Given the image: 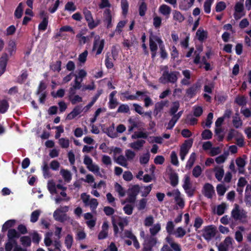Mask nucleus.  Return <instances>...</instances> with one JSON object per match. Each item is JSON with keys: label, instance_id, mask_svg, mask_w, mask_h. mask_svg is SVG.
Returning a JSON list of instances; mask_svg holds the SVG:
<instances>
[{"label": "nucleus", "instance_id": "f257e3e1", "mask_svg": "<svg viewBox=\"0 0 251 251\" xmlns=\"http://www.w3.org/2000/svg\"><path fill=\"white\" fill-rule=\"evenodd\" d=\"M179 75V72L177 71L169 73V71L166 70L163 72L162 75L159 78V81L164 84L168 82L175 83L177 81V75Z\"/></svg>", "mask_w": 251, "mask_h": 251}, {"label": "nucleus", "instance_id": "f03ea898", "mask_svg": "<svg viewBox=\"0 0 251 251\" xmlns=\"http://www.w3.org/2000/svg\"><path fill=\"white\" fill-rule=\"evenodd\" d=\"M231 217L235 221L241 220L247 217V212L243 209H240L238 204H235L231 212Z\"/></svg>", "mask_w": 251, "mask_h": 251}, {"label": "nucleus", "instance_id": "7ed1b4c3", "mask_svg": "<svg viewBox=\"0 0 251 251\" xmlns=\"http://www.w3.org/2000/svg\"><path fill=\"white\" fill-rule=\"evenodd\" d=\"M83 13L84 15L85 19L88 23V27L90 29H93L99 25L100 21H98L97 22H95L91 11L87 8L85 7L83 8Z\"/></svg>", "mask_w": 251, "mask_h": 251}, {"label": "nucleus", "instance_id": "20e7f679", "mask_svg": "<svg viewBox=\"0 0 251 251\" xmlns=\"http://www.w3.org/2000/svg\"><path fill=\"white\" fill-rule=\"evenodd\" d=\"M193 144V140L189 139L185 140L184 143L181 146L180 149L179 155L180 159L182 160L185 159V156L189 151V149L192 147Z\"/></svg>", "mask_w": 251, "mask_h": 251}, {"label": "nucleus", "instance_id": "39448f33", "mask_svg": "<svg viewBox=\"0 0 251 251\" xmlns=\"http://www.w3.org/2000/svg\"><path fill=\"white\" fill-rule=\"evenodd\" d=\"M216 230L212 225L206 226L204 228L202 236L207 241H210L215 235Z\"/></svg>", "mask_w": 251, "mask_h": 251}, {"label": "nucleus", "instance_id": "423d86ee", "mask_svg": "<svg viewBox=\"0 0 251 251\" xmlns=\"http://www.w3.org/2000/svg\"><path fill=\"white\" fill-rule=\"evenodd\" d=\"M155 42H157L159 45L163 43L160 37L156 35H151L149 39V46L151 52H155L157 50L158 47Z\"/></svg>", "mask_w": 251, "mask_h": 251}, {"label": "nucleus", "instance_id": "0eeeda50", "mask_svg": "<svg viewBox=\"0 0 251 251\" xmlns=\"http://www.w3.org/2000/svg\"><path fill=\"white\" fill-rule=\"evenodd\" d=\"M202 192L205 197L212 199L215 194L214 188L211 184L206 183L203 187Z\"/></svg>", "mask_w": 251, "mask_h": 251}, {"label": "nucleus", "instance_id": "6e6552de", "mask_svg": "<svg viewBox=\"0 0 251 251\" xmlns=\"http://www.w3.org/2000/svg\"><path fill=\"white\" fill-rule=\"evenodd\" d=\"M103 22L109 29L112 26L111 12L109 9H106L103 13Z\"/></svg>", "mask_w": 251, "mask_h": 251}, {"label": "nucleus", "instance_id": "1a4fd4ad", "mask_svg": "<svg viewBox=\"0 0 251 251\" xmlns=\"http://www.w3.org/2000/svg\"><path fill=\"white\" fill-rule=\"evenodd\" d=\"M8 60V57L7 53H3L0 58V76L5 72Z\"/></svg>", "mask_w": 251, "mask_h": 251}, {"label": "nucleus", "instance_id": "9d476101", "mask_svg": "<svg viewBox=\"0 0 251 251\" xmlns=\"http://www.w3.org/2000/svg\"><path fill=\"white\" fill-rule=\"evenodd\" d=\"M104 40L101 39L100 40L99 39H95L94 42V45L93 47V50H95L97 48V50L96 52V55L100 54L104 48Z\"/></svg>", "mask_w": 251, "mask_h": 251}, {"label": "nucleus", "instance_id": "9b49d317", "mask_svg": "<svg viewBox=\"0 0 251 251\" xmlns=\"http://www.w3.org/2000/svg\"><path fill=\"white\" fill-rule=\"evenodd\" d=\"M146 92H142L140 91H137L136 92V95H129L128 91H126L122 93V95L124 96V98L126 100H138V96H141L145 95Z\"/></svg>", "mask_w": 251, "mask_h": 251}, {"label": "nucleus", "instance_id": "f8f14e48", "mask_svg": "<svg viewBox=\"0 0 251 251\" xmlns=\"http://www.w3.org/2000/svg\"><path fill=\"white\" fill-rule=\"evenodd\" d=\"M60 211L59 208L57 209L53 213V217L56 221L63 223L67 221L68 217L66 214H62Z\"/></svg>", "mask_w": 251, "mask_h": 251}, {"label": "nucleus", "instance_id": "ddd939ff", "mask_svg": "<svg viewBox=\"0 0 251 251\" xmlns=\"http://www.w3.org/2000/svg\"><path fill=\"white\" fill-rule=\"evenodd\" d=\"M168 101L161 100L157 102L155 104L154 109L153 110V115L155 117H157L159 113H160L166 105Z\"/></svg>", "mask_w": 251, "mask_h": 251}, {"label": "nucleus", "instance_id": "4468645a", "mask_svg": "<svg viewBox=\"0 0 251 251\" xmlns=\"http://www.w3.org/2000/svg\"><path fill=\"white\" fill-rule=\"evenodd\" d=\"M81 112V106L80 105H77L69 114H68L66 119L69 120H72L80 114Z\"/></svg>", "mask_w": 251, "mask_h": 251}, {"label": "nucleus", "instance_id": "2eb2a0df", "mask_svg": "<svg viewBox=\"0 0 251 251\" xmlns=\"http://www.w3.org/2000/svg\"><path fill=\"white\" fill-rule=\"evenodd\" d=\"M169 179L170 183L173 187L176 186L178 183V176L177 173L174 171H172L169 174Z\"/></svg>", "mask_w": 251, "mask_h": 251}, {"label": "nucleus", "instance_id": "dca6fc26", "mask_svg": "<svg viewBox=\"0 0 251 251\" xmlns=\"http://www.w3.org/2000/svg\"><path fill=\"white\" fill-rule=\"evenodd\" d=\"M196 36L199 41L202 42L207 38L208 33L206 30L199 28L196 32Z\"/></svg>", "mask_w": 251, "mask_h": 251}, {"label": "nucleus", "instance_id": "f3484780", "mask_svg": "<svg viewBox=\"0 0 251 251\" xmlns=\"http://www.w3.org/2000/svg\"><path fill=\"white\" fill-rule=\"evenodd\" d=\"M20 237V234L15 229L11 228L8 230L7 237L10 240H16Z\"/></svg>", "mask_w": 251, "mask_h": 251}, {"label": "nucleus", "instance_id": "a211bd4d", "mask_svg": "<svg viewBox=\"0 0 251 251\" xmlns=\"http://www.w3.org/2000/svg\"><path fill=\"white\" fill-rule=\"evenodd\" d=\"M175 200L177 204L181 208H182L185 205V202L183 199L180 198V193L178 189L175 191Z\"/></svg>", "mask_w": 251, "mask_h": 251}, {"label": "nucleus", "instance_id": "6ab92c4d", "mask_svg": "<svg viewBox=\"0 0 251 251\" xmlns=\"http://www.w3.org/2000/svg\"><path fill=\"white\" fill-rule=\"evenodd\" d=\"M160 12L168 18L171 12V8L167 5L162 4L159 7Z\"/></svg>", "mask_w": 251, "mask_h": 251}, {"label": "nucleus", "instance_id": "aec40b11", "mask_svg": "<svg viewBox=\"0 0 251 251\" xmlns=\"http://www.w3.org/2000/svg\"><path fill=\"white\" fill-rule=\"evenodd\" d=\"M16 220L14 219L9 220L6 221L2 226L1 231L4 232L7 231L8 229H10V228H11L14 226Z\"/></svg>", "mask_w": 251, "mask_h": 251}, {"label": "nucleus", "instance_id": "412c9836", "mask_svg": "<svg viewBox=\"0 0 251 251\" xmlns=\"http://www.w3.org/2000/svg\"><path fill=\"white\" fill-rule=\"evenodd\" d=\"M9 107V103L6 100H0V113L3 114L6 112Z\"/></svg>", "mask_w": 251, "mask_h": 251}, {"label": "nucleus", "instance_id": "4be33fe9", "mask_svg": "<svg viewBox=\"0 0 251 251\" xmlns=\"http://www.w3.org/2000/svg\"><path fill=\"white\" fill-rule=\"evenodd\" d=\"M60 174L65 182L67 183L70 182L72 179V174L69 171L62 169L60 171Z\"/></svg>", "mask_w": 251, "mask_h": 251}, {"label": "nucleus", "instance_id": "5701e85b", "mask_svg": "<svg viewBox=\"0 0 251 251\" xmlns=\"http://www.w3.org/2000/svg\"><path fill=\"white\" fill-rule=\"evenodd\" d=\"M174 20L180 23H182L185 20L184 16L181 13L177 10H174L173 12Z\"/></svg>", "mask_w": 251, "mask_h": 251}, {"label": "nucleus", "instance_id": "b1692460", "mask_svg": "<svg viewBox=\"0 0 251 251\" xmlns=\"http://www.w3.org/2000/svg\"><path fill=\"white\" fill-rule=\"evenodd\" d=\"M198 89V86L196 84H194L186 90L187 96L190 98H192L196 95L197 90Z\"/></svg>", "mask_w": 251, "mask_h": 251}, {"label": "nucleus", "instance_id": "393cba45", "mask_svg": "<svg viewBox=\"0 0 251 251\" xmlns=\"http://www.w3.org/2000/svg\"><path fill=\"white\" fill-rule=\"evenodd\" d=\"M106 130L105 133L109 137L112 138H115L118 136L117 133L115 131L114 124H113L111 126L107 128Z\"/></svg>", "mask_w": 251, "mask_h": 251}, {"label": "nucleus", "instance_id": "a878e982", "mask_svg": "<svg viewBox=\"0 0 251 251\" xmlns=\"http://www.w3.org/2000/svg\"><path fill=\"white\" fill-rule=\"evenodd\" d=\"M235 115V116L233 117L232 124L236 128H238L242 126L243 122L240 118L238 117L239 114L236 113Z\"/></svg>", "mask_w": 251, "mask_h": 251}, {"label": "nucleus", "instance_id": "bb28decb", "mask_svg": "<svg viewBox=\"0 0 251 251\" xmlns=\"http://www.w3.org/2000/svg\"><path fill=\"white\" fill-rule=\"evenodd\" d=\"M214 171L215 172V177L219 181H221L224 175V170L223 167L215 168Z\"/></svg>", "mask_w": 251, "mask_h": 251}, {"label": "nucleus", "instance_id": "cd10ccee", "mask_svg": "<svg viewBox=\"0 0 251 251\" xmlns=\"http://www.w3.org/2000/svg\"><path fill=\"white\" fill-rule=\"evenodd\" d=\"M17 245V242L16 240H10L8 239L7 242L5 244V251H11L13 248Z\"/></svg>", "mask_w": 251, "mask_h": 251}, {"label": "nucleus", "instance_id": "c85d7f7f", "mask_svg": "<svg viewBox=\"0 0 251 251\" xmlns=\"http://www.w3.org/2000/svg\"><path fill=\"white\" fill-rule=\"evenodd\" d=\"M145 141L143 140H138L130 144V147L134 150H139L145 143Z\"/></svg>", "mask_w": 251, "mask_h": 251}, {"label": "nucleus", "instance_id": "c756f323", "mask_svg": "<svg viewBox=\"0 0 251 251\" xmlns=\"http://www.w3.org/2000/svg\"><path fill=\"white\" fill-rule=\"evenodd\" d=\"M140 191V187L138 185H134L127 190V194L137 196Z\"/></svg>", "mask_w": 251, "mask_h": 251}, {"label": "nucleus", "instance_id": "7c9ffc66", "mask_svg": "<svg viewBox=\"0 0 251 251\" xmlns=\"http://www.w3.org/2000/svg\"><path fill=\"white\" fill-rule=\"evenodd\" d=\"M23 14V7L22 2L20 3L16 8L14 16L17 19H20L22 17Z\"/></svg>", "mask_w": 251, "mask_h": 251}, {"label": "nucleus", "instance_id": "2f4dec72", "mask_svg": "<svg viewBox=\"0 0 251 251\" xmlns=\"http://www.w3.org/2000/svg\"><path fill=\"white\" fill-rule=\"evenodd\" d=\"M191 186L192 184L190 181V176L187 175H185L183 184L182 185L183 188L184 189V190H186L191 188Z\"/></svg>", "mask_w": 251, "mask_h": 251}, {"label": "nucleus", "instance_id": "473e14b6", "mask_svg": "<svg viewBox=\"0 0 251 251\" xmlns=\"http://www.w3.org/2000/svg\"><path fill=\"white\" fill-rule=\"evenodd\" d=\"M195 160H196V153L195 152H192L190 156L187 161V164L186 165V168L188 169H191L192 167V166H193L194 162L195 161Z\"/></svg>", "mask_w": 251, "mask_h": 251}, {"label": "nucleus", "instance_id": "72a5a7b5", "mask_svg": "<svg viewBox=\"0 0 251 251\" xmlns=\"http://www.w3.org/2000/svg\"><path fill=\"white\" fill-rule=\"evenodd\" d=\"M147 10V5L144 2L142 1L139 6V14L141 17H143L145 15L146 12Z\"/></svg>", "mask_w": 251, "mask_h": 251}, {"label": "nucleus", "instance_id": "f704fd0d", "mask_svg": "<svg viewBox=\"0 0 251 251\" xmlns=\"http://www.w3.org/2000/svg\"><path fill=\"white\" fill-rule=\"evenodd\" d=\"M20 241L24 247H29L31 245V240L29 236H24L20 238Z\"/></svg>", "mask_w": 251, "mask_h": 251}, {"label": "nucleus", "instance_id": "c9c22d12", "mask_svg": "<svg viewBox=\"0 0 251 251\" xmlns=\"http://www.w3.org/2000/svg\"><path fill=\"white\" fill-rule=\"evenodd\" d=\"M61 64L62 62L60 60H57L50 65V69L53 72H59L61 70Z\"/></svg>", "mask_w": 251, "mask_h": 251}, {"label": "nucleus", "instance_id": "e433bc0d", "mask_svg": "<svg viewBox=\"0 0 251 251\" xmlns=\"http://www.w3.org/2000/svg\"><path fill=\"white\" fill-rule=\"evenodd\" d=\"M42 171L43 176L45 178H48L51 176L49 167L48 166V163L46 162H44L43 163V166L42 167Z\"/></svg>", "mask_w": 251, "mask_h": 251}, {"label": "nucleus", "instance_id": "4c0bfd02", "mask_svg": "<svg viewBox=\"0 0 251 251\" xmlns=\"http://www.w3.org/2000/svg\"><path fill=\"white\" fill-rule=\"evenodd\" d=\"M160 230L161 225L159 223L154 225L152 227L150 228V231L152 236H155Z\"/></svg>", "mask_w": 251, "mask_h": 251}, {"label": "nucleus", "instance_id": "58836bf2", "mask_svg": "<svg viewBox=\"0 0 251 251\" xmlns=\"http://www.w3.org/2000/svg\"><path fill=\"white\" fill-rule=\"evenodd\" d=\"M41 213L40 210H36L31 213L30 216V222L31 223H35L39 219V216Z\"/></svg>", "mask_w": 251, "mask_h": 251}, {"label": "nucleus", "instance_id": "ea45409f", "mask_svg": "<svg viewBox=\"0 0 251 251\" xmlns=\"http://www.w3.org/2000/svg\"><path fill=\"white\" fill-rule=\"evenodd\" d=\"M48 20L47 18H43L42 22L38 25V30L40 31H45L48 25Z\"/></svg>", "mask_w": 251, "mask_h": 251}, {"label": "nucleus", "instance_id": "a19ab883", "mask_svg": "<svg viewBox=\"0 0 251 251\" xmlns=\"http://www.w3.org/2000/svg\"><path fill=\"white\" fill-rule=\"evenodd\" d=\"M148 136V134L147 132H144L142 131L135 132L134 134L132 135V138H143L147 139Z\"/></svg>", "mask_w": 251, "mask_h": 251}, {"label": "nucleus", "instance_id": "79ce46f5", "mask_svg": "<svg viewBox=\"0 0 251 251\" xmlns=\"http://www.w3.org/2000/svg\"><path fill=\"white\" fill-rule=\"evenodd\" d=\"M115 188L116 191L118 193L120 197H123L125 196V191L123 187L120 184L116 182L115 184Z\"/></svg>", "mask_w": 251, "mask_h": 251}, {"label": "nucleus", "instance_id": "37998d69", "mask_svg": "<svg viewBox=\"0 0 251 251\" xmlns=\"http://www.w3.org/2000/svg\"><path fill=\"white\" fill-rule=\"evenodd\" d=\"M213 0H206L204 2L203 7L205 13L209 14L211 12V6Z\"/></svg>", "mask_w": 251, "mask_h": 251}, {"label": "nucleus", "instance_id": "c03bdc74", "mask_svg": "<svg viewBox=\"0 0 251 251\" xmlns=\"http://www.w3.org/2000/svg\"><path fill=\"white\" fill-rule=\"evenodd\" d=\"M129 112V107L126 104H121L118 107L117 113H127Z\"/></svg>", "mask_w": 251, "mask_h": 251}, {"label": "nucleus", "instance_id": "a18cd8bd", "mask_svg": "<svg viewBox=\"0 0 251 251\" xmlns=\"http://www.w3.org/2000/svg\"><path fill=\"white\" fill-rule=\"evenodd\" d=\"M128 3L127 0H121V7L122 13L124 15H126L128 10Z\"/></svg>", "mask_w": 251, "mask_h": 251}, {"label": "nucleus", "instance_id": "49530a36", "mask_svg": "<svg viewBox=\"0 0 251 251\" xmlns=\"http://www.w3.org/2000/svg\"><path fill=\"white\" fill-rule=\"evenodd\" d=\"M235 102L239 106H244L246 105L247 101L245 96H238L236 98Z\"/></svg>", "mask_w": 251, "mask_h": 251}, {"label": "nucleus", "instance_id": "de8ad7c7", "mask_svg": "<svg viewBox=\"0 0 251 251\" xmlns=\"http://www.w3.org/2000/svg\"><path fill=\"white\" fill-rule=\"evenodd\" d=\"M47 88V85L46 83L43 81H40L39 85L38 87L37 90L35 92L36 95H39L41 93H43L44 90Z\"/></svg>", "mask_w": 251, "mask_h": 251}, {"label": "nucleus", "instance_id": "09e8293b", "mask_svg": "<svg viewBox=\"0 0 251 251\" xmlns=\"http://www.w3.org/2000/svg\"><path fill=\"white\" fill-rule=\"evenodd\" d=\"M201 173H202L201 168L199 165L196 166L194 168V169L192 171L193 176L196 178L199 177L201 176Z\"/></svg>", "mask_w": 251, "mask_h": 251}, {"label": "nucleus", "instance_id": "8fccbe9b", "mask_svg": "<svg viewBox=\"0 0 251 251\" xmlns=\"http://www.w3.org/2000/svg\"><path fill=\"white\" fill-rule=\"evenodd\" d=\"M217 192L219 196H223L225 192H226V189L225 186L222 184H219L217 185Z\"/></svg>", "mask_w": 251, "mask_h": 251}, {"label": "nucleus", "instance_id": "3c124183", "mask_svg": "<svg viewBox=\"0 0 251 251\" xmlns=\"http://www.w3.org/2000/svg\"><path fill=\"white\" fill-rule=\"evenodd\" d=\"M73 242V238L72 235L68 234L65 237V244L67 249H70Z\"/></svg>", "mask_w": 251, "mask_h": 251}, {"label": "nucleus", "instance_id": "603ef678", "mask_svg": "<svg viewBox=\"0 0 251 251\" xmlns=\"http://www.w3.org/2000/svg\"><path fill=\"white\" fill-rule=\"evenodd\" d=\"M212 132L209 129L204 130L201 133V137L203 140L210 139L212 137Z\"/></svg>", "mask_w": 251, "mask_h": 251}, {"label": "nucleus", "instance_id": "864d4df0", "mask_svg": "<svg viewBox=\"0 0 251 251\" xmlns=\"http://www.w3.org/2000/svg\"><path fill=\"white\" fill-rule=\"evenodd\" d=\"M48 188L51 194H57L56 185L52 181H49L48 184Z\"/></svg>", "mask_w": 251, "mask_h": 251}, {"label": "nucleus", "instance_id": "5fc2aeb1", "mask_svg": "<svg viewBox=\"0 0 251 251\" xmlns=\"http://www.w3.org/2000/svg\"><path fill=\"white\" fill-rule=\"evenodd\" d=\"M226 3L224 1H220L217 3L215 10L217 12H220L226 8Z\"/></svg>", "mask_w": 251, "mask_h": 251}, {"label": "nucleus", "instance_id": "6e6d98bb", "mask_svg": "<svg viewBox=\"0 0 251 251\" xmlns=\"http://www.w3.org/2000/svg\"><path fill=\"white\" fill-rule=\"evenodd\" d=\"M28 74L26 71L22 73L17 78V82L19 84H23L27 79Z\"/></svg>", "mask_w": 251, "mask_h": 251}, {"label": "nucleus", "instance_id": "4d7b16f0", "mask_svg": "<svg viewBox=\"0 0 251 251\" xmlns=\"http://www.w3.org/2000/svg\"><path fill=\"white\" fill-rule=\"evenodd\" d=\"M179 106L180 104L179 101H176L174 102L173 103V106L171 107L170 110V115L176 113L179 107Z\"/></svg>", "mask_w": 251, "mask_h": 251}, {"label": "nucleus", "instance_id": "13d9d810", "mask_svg": "<svg viewBox=\"0 0 251 251\" xmlns=\"http://www.w3.org/2000/svg\"><path fill=\"white\" fill-rule=\"evenodd\" d=\"M116 162L118 164L123 167H126L127 166L126 159L123 155H121L117 157Z\"/></svg>", "mask_w": 251, "mask_h": 251}, {"label": "nucleus", "instance_id": "bf43d9fd", "mask_svg": "<svg viewBox=\"0 0 251 251\" xmlns=\"http://www.w3.org/2000/svg\"><path fill=\"white\" fill-rule=\"evenodd\" d=\"M87 168L90 171L94 173L99 174L100 176H101V175L100 173V168L98 165L94 164L92 163Z\"/></svg>", "mask_w": 251, "mask_h": 251}, {"label": "nucleus", "instance_id": "052dcab7", "mask_svg": "<svg viewBox=\"0 0 251 251\" xmlns=\"http://www.w3.org/2000/svg\"><path fill=\"white\" fill-rule=\"evenodd\" d=\"M71 103L73 105L75 104L77 102H81L82 101V98L78 95H75L71 98L69 99Z\"/></svg>", "mask_w": 251, "mask_h": 251}, {"label": "nucleus", "instance_id": "680f3d73", "mask_svg": "<svg viewBox=\"0 0 251 251\" xmlns=\"http://www.w3.org/2000/svg\"><path fill=\"white\" fill-rule=\"evenodd\" d=\"M226 209V204L225 203H222L221 204H219L217 206V214L218 215H223L225 212V210Z\"/></svg>", "mask_w": 251, "mask_h": 251}, {"label": "nucleus", "instance_id": "e2e57ef3", "mask_svg": "<svg viewBox=\"0 0 251 251\" xmlns=\"http://www.w3.org/2000/svg\"><path fill=\"white\" fill-rule=\"evenodd\" d=\"M193 108V115L194 116L196 117H199L202 115L203 113V109L201 106H194Z\"/></svg>", "mask_w": 251, "mask_h": 251}, {"label": "nucleus", "instance_id": "0e129e2a", "mask_svg": "<svg viewBox=\"0 0 251 251\" xmlns=\"http://www.w3.org/2000/svg\"><path fill=\"white\" fill-rule=\"evenodd\" d=\"M171 163L175 166L178 165V161L176 153L175 151H172L171 153Z\"/></svg>", "mask_w": 251, "mask_h": 251}, {"label": "nucleus", "instance_id": "69168bd1", "mask_svg": "<svg viewBox=\"0 0 251 251\" xmlns=\"http://www.w3.org/2000/svg\"><path fill=\"white\" fill-rule=\"evenodd\" d=\"M65 9L69 11L74 12L75 11L76 7L73 2L69 1L66 4Z\"/></svg>", "mask_w": 251, "mask_h": 251}, {"label": "nucleus", "instance_id": "338daca9", "mask_svg": "<svg viewBox=\"0 0 251 251\" xmlns=\"http://www.w3.org/2000/svg\"><path fill=\"white\" fill-rule=\"evenodd\" d=\"M133 208V206L129 204H127L123 207V210L125 214L130 215L132 214Z\"/></svg>", "mask_w": 251, "mask_h": 251}, {"label": "nucleus", "instance_id": "774afa93", "mask_svg": "<svg viewBox=\"0 0 251 251\" xmlns=\"http://www.w3.org/2000/svg\"><path fill=\"white\" fill-rule=\"evenodd\" d=\"M59 144L62 148H67L69 146V140L68 139L62 138L59 140Z\"/></svg>", "mask_w": 251, "mask_h": 251}]
</instances>
